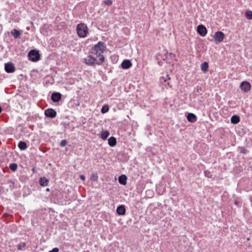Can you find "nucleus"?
I'll use <instances>...</instances> for the list:
<instances>
[{"label":"nucleus","mask_w":252,"mask_h":252,"mask_svg":"<svg viewBox=\"0 0 252 252\" xmlns=\"http://www.w3.org/2000/svg\"><path fill=\"white\" fill-rule=\"evenodd\" d=\"M132 66V63L129 60H125L121 63V66L123 69H127Z\"/></svg>","instance_id":"11"},{"label":"nucleus","mask_w":252,"mask_h":252,"mask_svg":"<svg viewBox=\"0 0 252 252\" xmlns=\"http://www.w3.org/2000/svg\"><path fill=\"white\" fill-rule=\"evenodd\" d=\"M110 133L107 130H104V131H103L101 133V136H100V137L103 139V140H106L107 139V138L108 137V136L109 135Z\"/></svg>","instance_id":"22"},{"label":"nucleus","mask_w":252,"mask_h":252,"mask_svg":"<svg viewBox=\"0 0 252 252\" xmlns=\"http://www.w3.org/2000/svg\"><path fill=\"white\" fill-rule=\"evenodd\" d=\"M245 16L249 20L252 19V11L250 10L246 12Z\"/></svg>","instance_id":"26"},{"label":"nucleus","mask_w":252,"mask_h":252,"mask_svg":"<svg viewBox=\"0 0 252 252\" xmlns=\"http://www.w3.org/2000/svg\"><path fill=\"white\" fill-rule=\"evenodd\" d=\"M39 183L41 186L47 187L49 184V180L45 177H42L39 179Z\"/></svg>","instance_id":"14"},{"label":"nucleus","mask_w":252,"mask_h":252,"mask_svg":"<svg viewBox=\"0 0 252 252\" xmlns=\"http://www.w3.org/2000/svg\"><path fill=\"white\" fill-rule=\"evenodd\" d=\"M197 31L201 36H205L207 33V30L203 25H199L198 26Z\"/></svg>","instance_id":"9"},{"label":"nucleus","mask_w":252,"mask_h":252,"mask_svg":"<svg viewBox=\"0 0 252 252\" xmlns=\"http://www.w3.org/2000/svg\"><path fill=\"white\" fill-rule=\"evenodd\" d=\"M108 144L110 147H114L116 145L117 141L116 139L113 137L111 136L110 137L108 140Z\"/></svg>","instance_id":"17"},{"label":"nucleus","mask_w":252,"mask_h":252,"mask_svg":"<svg viewBox=\"0 0 252 252\" xmlns=\"http://www.w3.org/2000/svg\"><path fill=\"white\" fill-rule=\"evenodd\" d=\"M117 213L119 215H124L126 214V208L124 205H119L116 210Z\"/></svg>","instance_id":"12"},{"label":"nucleus","mask_w":252,"mask_h":252,"mask_svg":"<svg viewBox=\"0 0 252 252\" xmlns=\"http://www.w3.org/2000/svg\"><path fill=\"white\" fill-rule=\"evenodd\" d=\"M98 61L95 58L91 55L88 56L85 59V63L88 65H94L96 64V61Z\"/></svg>","instance_id":"6"},{"label":"nucleus","mask_w":252,"mask_h":252,"mask_svg":"<svg viewBox=\"0 0 252 252\" xmlns=\"http://www.w3.org/2000/svg\"><path fill=\"white\" fill-rule=\"evenodd\" d=\"M194 93L195 95H201L203 92V90L202 89V88L200 86H197L195 88L194 90Z\"/></svg>","instance_id":"21"},{"label":"nucleus","mask_w":252,"mask_h":252,"mask_svg":"<svg viewBox=\"0 0 252 252\" xmlns=\"http://www.w3.org/2000/svg\"><path fill=\"white\" fill-rule=\"evenodd\" d=\"M103 2L106 5H112L113 1L112 0H104Z\"/></svg>","instance_id":"31"},{"label":"nucleus","mask_w":252,"mask_h":252,"mask_svg":"<svg viewBox=\"0 0 252 252\" xmlns=\"http://www.w3.org/2000/svg\"><path fill=\"white\" fill-rule=\"evenodd\" d=\"M76 32L78 36L80 38H84L88 33V29L84 23H80L77 25Z\"/></svg>","instance_id":"2"},{"label":"nucleus","mask_w":252,"mask_h":252,"mask_svg":"<svg viewBox=\"0 0 252 252\" xmlns=\"http://www.w3.org/2000/svg\"><path fill=\"white\" fill-rule=\"evenodd\" d=\"M240 122V117L237 115H233L231 118V123L233 124H237Z\"/></svg>","instance_id":"20"},{"label":"nucleus","mask_w":252,"mask_h":252,"mask_svg":"<svg viewBox=\"0 0 252 252\" xmlns=\"http://www.w3.org/2000/svg\"><path fill=\"white\" fill-rule=\"evenodd\" d=\"M18 147L21 150H25L28 148L26 143L22 141H20L19 142Z\"/></svg>","instance_id":"19"},{"label":"nucleus","mask_w":252,"mask_h":252,"mask_svg":"<svg viewBox=\"0 0 252 252\" xmlns=\"http://www.w3.org/2000/svg\"><path fill=\"white\" fill-rule=\"evenodd\" d=\"M80 178L82 180H84L85 179V177L83 175H81L80 176Z\"/></svg>","instance_id":"34"},{"label":"nucleus","mask_w":252,"mask_h":252,"mask_svg":"<svg viewBox=\"0 0 252 252\" xmlns=\"http://www.w3.org/2000/svg\"><path fill=\"white\" fill-rule=\"evenodd\" d=\"M46 191H49V188H47V189H46Z\"/></svg>","instance_id":"36"},{"label":"nucleus","mask_w":252,"mask_h":252,"mask_svg":"<svg viewBox=\"0 0 252 252\" xmlns=\"http://www.w3.org/2000/svg\"><path fill=\"white\" fill-rule=\"evenodd\" d=\"M127 177L125 175H122L119 177L118 181L120 184L126 185V184Z\"/></svg>","instance_id":"15"},{"label":"nucleus","mask_w":252,"mask_h":252,"mask_svg":"<svg viewBox=\"0 0 252 252\" xmlns=\"http://www.w3.org/2000/svg\"><path fill=\"white\" fill-rule=\"evenodd\" d=\"M32 171L33 172V173H35L36 172V169L35 167H33L32 169Z\"/></svg>","instance_id":"35"},{"label":"nucleus","mask_w":252,"mask_h":252,"mask_svg":"<svg viewBox=\"0 0 252 252\" xmlns=\"http://www.w3.org/2000/svg\"><path fill=\"white\" fill-rule=\"evenodd\" d=\"M235 203L236 204H237V201H236Z\"/></svg>","instance_id":"37"},{"label":"nucleus","mask_w":252,"mask_h":252,"mask_svg":"<svg viewBox=\"0 0 252 252\" xmlns=\"http://www.w3.org/2000/svg\"><path fill=\"white\" fill-rule=\"evenodd\" d=\"M238 148H239V149L240 150V152L241 153H243V154H246V153L247 150L246 149V148L245 147H239Z\"/></svg>","instance_id":"30"},{"label":"nucleus","mask_w":252,"mask_h":252,"mask_svg":"<svg viewBox=\"0 0 252 252\" xmlns=\"http://www.w3.org/2000/svg\"><path fill=\"white\" fill-rule=\"evenodd\" d=\"M224 34L222 32H217L215 33L214 38L216 43H220L223 41Z\"/></svg>","instance_id":"5"},{"label":"nucleus","mask_w":252,"mask_h":252,"mask_svg":"<svg viewBox=\"0 0 252 252\" xmlns=\"http://www.w3.org/2000/svg\"><path fill=\"white\" fill-rule=\"evenodd\" d=\"M11 34L15 39H18L20 37L21 32L16 29H14L11 31Z\"/></svg>","instance_id":"16"},{"label":"nucleus","mask_w":252,"mask_h":252,"mask_svg":"<svg viewBox=\"0 0 252 252\" xmlns=\"http://www.w3.org/2000/svg\"><path fill=\"white\" fill-rule=\"evenodd\" d=\"M62 98V94L61 93L58 92H54L51 95V100L54 102H59Z\"/></svg>","instance_id":"10"},{"label":"nucleus","mask_w":252,"mask_h":252,"mask_svg":"<svg viewBox=\"0 0 252 252\" xmlns=\"http://www.w3.org/2000/svg\"><path fill=\"white\" fill-rule=\"evenodd\" d=\"M109 108L108 105H104L101 108V112L102 114L106 113L109 111Z\"/></svg>","instance_id":"25"},{"label":"nucleus","mask_w":252,"mask_h":252,"mask_svg":"<svg viewBox=\"0 0 252 252\" xmlns=\"http://www.w3.org/2000/svg\"><path fill=\"white\" fill-rule=\"evenodd\" d=\"M204 175L205 177L207 178H212V174L211 173L210 171L209 170H205L204 171Z\"/></svg>","instance_id":"28"},{"label":"nucleus","mask_w":252,"mask_h":252,"mask_svg":"<svg viewBox=\"0 0 252 252\" xmlns=\"http://www.w3.org/2000/svg\"><path fill=\"white\" fill-rule=\"evenodd\" d=\"M18 165L16 163H12L9 164V168L12 171H15L17 169Z\"/></svg>","instance_id":"24"},{"label":"nucleus","mask_w":252,"mask_h":252,"mask_svg":"<svg viewBox=\"0 0 252 252\" xmlns=\"http://www.w3.org/2000/svg\"><path fill=\"white\" fill-rule=\"evenodd\" d=\"M59 249L58 248H54L51 251L49 252H59Z\"/></svg>","instance_id":"33"},{"label":"nucleus","mask_w":252,"mask_h":252,"mask_svg":"<svg viewBox=\"0 0 252 252\" xmlns=\"http://www.w3.org/2000/svg\"><path fill=\"white\" fill-rule=\"evenodd\" d=\"M106 47L104 42L99 41L93 47L92 52L96 55L99 59L96 61V64L101 65L104 61V57L102 53L104 52Z\"/></svg>","instance_id":"1"},{"label":"nucleus","mask_w":252,"mask_h":252,"mask_svg":"<svg viewBox=\"0 0 252 252\" xmlns=\"http://www.w3.org/2000/svg\"><path fill=\"white\" fill-rule=\"evenodd\" d=\"M240 88L244 92H248L251 89V85L249 82L243 81L240 84Z\"/></svg>","instance_id":"8"},{"label":"nucleus","mask_w":252,"mask_h":252,"mask_svg":"<svg viewBox=\"0 0 252 252\" xmlns=\"http://www.w3.org/2000/svg\"><path fill=\"white\" fill-rule=\"evenodd\" d=\"M29 60L32 62H37L40 59L39 52L36 50H32L28 53Z\"/></svg>","instance_id":"3"},{"label":"nucleus","mask_w":252,"mask_h":252,"mask_svg":"<svg viewBox=\"0 0 252 252\" xmlns=\"http://www.w3.org/2000/svg\"><path fill=\"white\" fill-rule=\"evenodd\" d=\"M187 118L189 122L192 123H195L197 121V117L192 113H189Z\"/></svg>","instance_id":"13"},{"label":"nucleus","mask_w":252,"mask_h":252,"mask_svg":"<svg viewBox=\"0 0 252 252\" xmlns=\"http://www.w3.org/2000/svg\"><path fill=\"white\" fill-rule=\"evenodd\" d=\"M90 179L91 180L96 181L98 179V176L96 174H92L91 176Z\"/></svg>","instance_id":"29"},{"label":"nucleus","mask_w":252,"mask_h":252,"mask_svg":"<svg viewBox=\"0 0 252 252\" xmlns=\"http://www.w3.org/2000/svg\"><path fill=\"white\" fill-rule=\"evenodd\" d=\"M44 114L47 117L53 119L56 117L57 112L52 108H48L45 110Z\"/></svg>","instance_id":"7"},{"label":"nucleus","mask_w":252,"mask_h":252,"mask_svg":"<svg viewBox=\"0 0 252 252\" xmlns=\"http://www.w3.org/2000/svg\"><path fill=\"white\" fill-rule=\"evenodd\" d=\"M209 64L207 62H205L201 64V71L204 73L206 72L208 70Z\"/></svg>","instance_id":"18"},{"label":"nucleus","mask_w":252,"mask_h":252,"mask_svg":"<svg viewBox=\"0 0 252 252\" xmlns=\"http://www.w3.org/2000/svg\"><path fill=\"white\" fill-rule=\"evenodd\" d=\"M167 79L168 80L170 79V78L169 77V75H166V78H165V77H162V78L161 79V80H164V82H167V85L170 87L171 88V86L170 85V83L169 82H168V81L167 80Z\"/></svg>","instance_id":"27"},{"label":"nucleus","mask_w":252,"mask_h":252,"mask_svg":"<svg viewBox=\"0 0 252 252\" xmlns=\"http://www.w3.org/2000/svg\"><path fill=\"white\" fill-rule=\"evenodd\" d=\"M17 248L20 251H24L26 248V243L25 242H21L17 245Z\"/></svg>","instance_id":"23"},{"label":"nucleus","mask_w":252,"mask_h":252,"mask_svg":"<svg viewBox=\"0 0 252 252\" xmlns=\"http://www.w3.org/2000/svg\"><path fill=\"white\" fill-rule=\"evenodd\" d=\"M67 144V141L66 140H63L60 142V146L62 147H65Z\"/></svg>","instance_id":"32"},{"label":"nucleus","mask_w":252,"mask_h":252,"mask_svg":"<svg viewBox=\"0 0 252 252\" xmlns=\"http://www.w3.org/2000/svg\"><path fill=\"white\" fill-rule=\"evenodd\" d=\"M4 69L7 73H10L15 72L16 68L14 64L11 62H8L4 64Z\"/></svg>","instance_id":"4"}]
</instances>
